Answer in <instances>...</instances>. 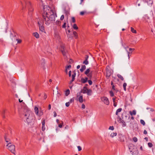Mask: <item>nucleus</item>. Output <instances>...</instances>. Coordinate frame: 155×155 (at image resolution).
I'll return each instance as SVG.
<instances>
[{"mask_svg":"<svg viewBox=\"0 0 155 155\" xmlns=\"http://www.w3.org/2000/svg\"><path fill=\"white\" fill-rule=\"evenodd\" d=\"M131 31L134 33H137L136 30H134V29L132 27L131 28Z\"/></svg>","mask_w":155,"mask_h":155,"instance_id":"27","label":"nucleus"},{"mask_svg":"<svg viewBox=\"0 0 155 155\" xmlns=\"http://www.w3.org/2000/svg\"><path fill=\"white\" fill-rule=\"evenodd\" d=\"M73 34L74 35V36L75 38H78V35L76 32L75 31H73Z\"/></svg>","mask_w":155,"mask_h":155,"instance_id":"28","label":"nucleus"},{"mask_svg":"<svg viewBox=\"0 0 155 155\" xmlns=\"http://www.w3.org/2000/svg\"><path fill=\"white\" fill-rule=\"evenodd\" d=\"M8 134H5L4 136V139L5 140V141L8 144V143H10L11 144V140L9 138H7V136Z\"/></svg>","mask_w":155,"mask_h":155,"instance_id":"12","label":"nucleus"},{"mask_svg":"<svg viewBox=\"0 0 155 155\" xmlns=\"http://www.w3.org/2000/svg\"><path fill=\"white\" fill-rule=\"evenodd\" d=\"M148 145L149 147H151L153 146V144L151 143H148Z\"/></svg>","mask_w":155,"mask_h":155,"instance_id":"35","label":"nucleus"},{"mask_svg":"<svg viewBox=\"0 0 155 155\" xmlns=\"http://www.w3.org/2000/svg\"><path fill=\"white\" fill-rule=\"evenodd\" d=\"M44 127L45 126H42V130L43 131H44L45 130V128Z\"/></svg>","mask_w":155,"mask_h":155,"instance_id":"54","label":"nucleus"},{"mask_svg":"<svg viewBox=\"0 0 155 155\" xmlns=\"http://www.w3.org/2000/svg\"><path fill=\"white\" fill-rule=\"evenodd\" d=\"M88 82L90 85H92V81L91 80H88Z\"/></svg>","mask_w":155,"mask_h":155,"instance_id":"44","label":"nucleus"},{"mask_svg":"<svg viewBox=\"0 0 155 155\" xmlns=\"http://www.w3.org/2000/svg\"><path fill=\"white\" fill-rule=\"evenodd\" d=\"M70 94V90L69 89H67L65 93V95L66 96H68Z\"/></svg>","mask_w":155,"mask_h":155,"instance_id":"26","label":"nucleus"},{"mask_svg":"<svg viewBox=\"0 0 155 155\" xmlns=\"http://www.w3.org/2000/svg\"><path fill=\"white\" fill-rule=\"evenodd\" d=\"M123 120L121 122H120V123H122L123 127L126 126V124L129 123L130 124H132V122L130 121V116L127 114H125L123 117H122Z\"/></svg>","mask_w":155,"mask_h":155,"instance_id":"3","label":"nucleus"},{"mask_svg":"<svg viewBox=\"0 0 155 155\" xmlns=\"http://www.w3.org/2000/svg\"><path fill=\"white\" fill-rule=\"evenodd\" d=\"M71 71H70L69 72V76L70 77L71 76Z\"/></svg>","mask_w":155,"mask_h":155,"instance_id":"59","label":"nucleus"},{"mask_svg":"<svg viewBox=\"0 0 155 155\" xmlns=\"http://www.w3.org/2000/svg\"><path fill=\"white\" fill-rule=\"evenodd\" d=\"M81 107L83 109H84L85 107V105L84 104H82V105Z\"/></svg>","mask_w":155,"mask_h":155,"instance_id":"56","label":"nucleus"},{"mask_svg":"<svg viewBox=\"0 0 155 155\" xmlns=\"http://www.w3.org/2000/svg\"><path fill=\"white\" fill-rule=\"evenodd\" d=\"M81 81L83 83H85L87 82L85 80V79L83 78H81Z\"/></svg>","mask_w":155,"mask_h":155,"instance_id":"32","label":"nucleus"},{"mask_svg":"<svg viewBox=\"0 0 155 155\" xmlns=\"http://www.w3.org/2000/svg\"><path fill=\"white\" fill-rule=\"evenodd\" d=\"M130 151L133 155H137L138 153V151L136 147Z\"/></svg>","mask_w":155,"mask_h":155,"instance_id":"11","label":"nucleus"},{"mask_svg":"<svg viewBox=\"0 0 155 155\" xmlns=\"http://www.w3.org/2000/svg\"><path fill=\"white\" fill-rule=\"evenodd\" d=\"M33 115L31 111L26 110L25 112L22 114L21 117L25 122L29 124L31 123L33 120Z\"/></svg>","mask_w":155,"mask_h":155,"instance_id":"2","label":"nucleus"},{"mask_svg":"<svg viewBox=\"0 0 155 155\" xmlns=\"http://www.w3.org/2000/svg\"><path fill=\"white\" fill-rule=\"evenodd\" d=\"M122 110V108H121L118 109L116 111V114L117 115L118 114V113L121 112Z\"/></svg>","mask_w":155,"mask_h":155,"instance_id":"25","label":"nucleus"},{"mask_svg":"<svg viewBox=\"0 0 155 155\" xmlns=\"http://www.w3.org/2000/svg\"><path fill=\"white\" fill-rule=\"evenodd\" d=\"M78 101L80 103H82L83 102V96L81 95L78 98Z\"/></svg>","mask_w":155,"mask_h":155,"instance_id":"21","label":"nucleus"},{"mask_svg":"<svg viewBox=\"0 0 155 155\" xmlns=\"http://www.w3.org/2000/svg\"><path fill=\"white\" fill-rule=\"evenodd\" d=\"M118 118L119 119V120H118V121H120V122H121V121H122L123 120H122L121 118H120V117L119 116H118Z\"/></svg>","mask_w":155,"mask_h":155,"instance_id":"46","label":"nucleus"},{"mask_svg":"<svg viewBox=\"0 0 155 155\" xmlns=\"http://www.w3.org/2000/svg\"><path fill=\"white\" fill-rule=\"evenodd\" d=\"M70 104V102H67L65 104V105L67 107H68L69 106Z\"/></svg>","mask_w":155,"mask_h":155,"instance_id":"40","label":"nucleus"},{"mask_svg":"<svg viewBox=\"0 0 155 155\" xmlns=\"http://www.w3.org/2000/svg\"><path fill=\"white\" fill-rule=\"evenodd\" d=\"M10 143H8L6 146L8 147V149L12 153L15 154V146L14 145H11Z\"/></svg>","mask_w":155,"mask_h":155,"instance_id":"6","label":"nucleus"},{"mask_svg":"<svg viewBox=\"0 0 155 155\" xmlns=\"http://www.w3.org/2000/svg\"><path fill=\"white\" fill-rule=\"evenodd\" d=\"M5 110H3L2 113V115H5Z\"/></svg>","mask_w":155,"mask_h":155,"instance_id":"42","label":"nucleus"},{"mask_svg":"<svg viewBox=\"0 0 155 155\" xmlns=\"http://www.w3.org/2000/svg\"><path fill=\"white\" fill-rule=\"evenodd\" d=\"M140 123L143 126L145 125V123L144 121L143 120H140Z\"/></svg>","mask_w":155,"mask_h":155,"instance_id":"33","label":"nucleus"},{"mask_svg":"<svg viewBox=\"0 0 155 155\" xmlns=\"http://www.w3.org/2000/svg\"><path fill=\"white\" fill-rule=\"evenodd\" d=\"M78 148L79 151H81V148L80 146H78Z\"/></svg>","mask_w":155,"mask_h":155,"instance_id":"49","label":"nucleus"},{"mask_svg":"<svg viewBox=\"0 0 155 155\" xmlns=\"http://www.w3.org/2000/svg\"><path fill=\"white\" fill-rule=\"evenodd\" d=\"M25 8H28V14L31 15L32 14V12L33 11V8L32 7L31 3L28 1H25Z\"/></svg>","mask_w":155,"mask_h":155,"instance_id":"4","label":"nucleus"},{"mask_svg":"<svg viewBox=\"0 0 155 155\" xmlns=\"http://www.w3.org/2000/svg\"><path fill=\"white\" fill-rule=\"evenodd\" d=\"M35 113L37 115H38V108L36 107H35Z\"/></svg>","mask_w":155,"mask_h":155,"instance_id":"23","label":"nucleus"},{"mask_svg":"<svg viewBox=\"0 0 155 155\" xmlns=\"http://www.w3.org/2000/svg\"><path fill=\"white\" fill-rule=\"evenodd\" d=\"M92 93V91L90 89H88L87 90V91H86V93H87V95L88 96H90L91 95V94Z\"/></svg>","mask_w":155,"mask_h":155,"instance_id":"17","label":"nucleus"},{"mask_svg":"<svg viewBox=\"0 0 155 155\" xmlns=\"http://www.w3.org/2000/svg\"><path fill=\"white\" fill-rule=\"evenodd\" d=\"M127 85V84L126 83H124L123 84V87H124V90L125 91H126V87Z\"/></svg>","mask_w":155,"mask_h":155,"instance_id":"29","label":"nucleus"},{"mask_svg":"<svg viewBox=\"0 0 155 155\" xmlns=\"http://www.w3.org/2000/svg\"><path fill=\"white\" fill-rule=\"evenodd\" d=\"M69 63L70 64H71L73 62V60L71 59H70L69 61Z\"/></svg>","mask_w":155,"mask_h":155,"instance_id":"43","label":"nucleus"},{"mask_svg":"<svg viewBox=\"0 0 155 155\" xmlns=\"http://www.w3.org/2000/svg\"><path fill=\"white\" fill-rule=\"evenodd\" d=\"M117 76L122 81H123L124 80V78L120 74H118L117 75Z\"/></svg>","mask_w":155,"mask_h":155,"instance_id":"24","label":"nucleus"},{"mask_svg":"<svg viewBox=\"0 0 155 155\" xmlns=\"http://www.w3.org/2000/svg\"><path fill=\"white\" fill-rule=\"evenodd\" d=\"M88 57L89 56L88 55H86V57H85V60L83 62V64H84L86 65H87L88 64V61L87 60Z\"/></svg>","mask_w":155,"mask_h":155,"instance_id":"15","label":"nucleus"},{"mask_svg":"<svg viewBox=\"0 0 155 155\" xmlns=\"http://www.w3.org/2000/svg\"><path fill=\"white\" fill-rule=\"evenodd\" d=\"M65 72L66 74H68V69L67 68H66L65 70Z\"/></svg>","mask_w":155,"mask_h":155,"instance_id":"64","label":"nucleus"},{"mask_svg":"<svg viewBox=\"0 0 155 155\" xmlns=\"http://www.w3.org/2000/svg\"><path fill=\"white\" fill-rule=\"evenodd\" d=\"M117 135V133H112L110 135V136L111 137H114L116 136Z\"/></svg>","mask_w":155,"mask_h":155,"instance_id":"22","label":"nucleus"},{"mask_svg":"<svg viewBox=\"0 0 155 155\" xmlns=\"http://www.w3.org/2000/svg\"><path fill=\"white\" fill-rule=\"evenodd\" d=\"M101 99L106 105H108L109 104V101L107 97H101Z\"/></svg>","mask_w":155,"mask_h":155,"instance_id":"8","label":"nucleus"},{"mask_svg":"<svg viewBox=\"0 0 155 155\" xmlns=\"http://www.w3.org/2000/svg\"><path fill=\"white\" fill-rule=\"evenodd\" d=\"M63 124V122H62L61 124H59L58 125L59 127L60 128L62 127V124Z\"/></svg>","mask_w":155,"mask_h":155,"instance_id":"55","label":"nucleus"},{"mask_svg":"<svg viewBox=\"0 0 155 155\" xmlns=\"http://www.w3.org/2000/svg\"><path fill=\"white\" fill-rule=\"evenodd\" d=\"M42 126H45V120H44L42 121Z\"/></svg>","mask_w":155,"mask_h":155,"instance_id":"50","label":"nucleus"},{"mask_svg":"<svg viewBox=\"0 0 155 155\" xmlns=\"http://www.w3.org/2000/svg\"><path fill=\"white\" fill-rule=\"evenodd\" d=\"M130 120H134V117L133 116H132L130 118Z\"/></svg>","mask_w":155,"mask_h":155,"instance_id":"62","label":"nucleus"},{"mask_svg":"<svg viewBox=\"0 0 155 155\" xmlns=\"http://www.w3.org/2000/svg\"><path fill=\"white\" fill-rule=\"evenodd\" d=\"M51 14L49 17V20L51 21H55V17H56L55 10L54 7L53 9L51 10Z\"/></svg>","mask_w":155,"mask_h":155,"instance_id":"5","label":"nucleus"},{"mask_svg":"<svg viewBox=\"0 0 155 155\" xmlns=\"http://www.w3.org/2000/svg\"><path fill=\"white\" fill-rule=\"evenodd\" d=\"M86 69V66L85 65L82 66L81 68L80 69V71L81 72H83Z\"/></svg>","mask_w":155,"mask_h":155,"instance_id":"20","label":"nucleus"},{"mask_svg":"<svg viewBox=\"0 0 155 155\" xmlns=\"http://www.w3.org/2000/svg\"><path fill=\"white\" fill-rule=\"evenodd\" d=\"M17 40H18V43H20L22 41L20 39H17Z\"/></svg>","mask_w":155,"mask_h":155,"instance_id":"53","label":"nucleus"},{"mask_svg":"<svg viewBox=\"0 0 155 155\" xmlns=\"http://www.w3.org/2000/svg\"><path fill=\"white\" fill-rule=\"evenodd\" d=\"M129 113L131 115H135L136 114V111L135 110H133L132 111H129Z\"/></svg>","mask_w":155,"mask_h":155,"instance_id":"19","label":"nucleus"},{"mask_svg":"<svg viewBox=\"0 0 155 155\" xmlns=\"http://www.w3.org/2000/svg\"><path fill=\"white\" fill-rule=\"evenodd\" d=\"M45 6L43 7V13L42 14L43 21L42 22L38 21V24L39 27V29L40 31L46 33L45 29V27L44 26V23L48 25V12H47V8H45Z\"/></svg>","mask_w":155,"mask_h":155,"instance_id":"1","label":"nucleus"},{"mask_svg":"<svg viewBox=\"0 0 155 155\" xmlns=\"http://www.w3.org/2000/svg\"><path fill=\"white\" fill-rule=\"evenodd\" d=\"M71 68V65H69L66 67V68H67V69H68V68Z\"/></svg>","mask_w":155,"mask_h":155,"instance_id":"57","label":"nucleus"},{"mask_svg":"<svg viewBox=\"0 0 155 155\" xmlns=\"http://www.w3.org/2000/svg\"><path fill=\"white\" fill-rule=\"evenodd\" d=\"M33 35L37 38H38L39 37V35L37 32L33 33Z\"/></svg>","mask_w":155,"mask_h":155,"instance_id":"18","label":"nucleus"},{"mask_svg":"<svg viewBox=\"0 0 155 155\" xmlns=\"http://www.w3.org/2000/svg\"><path fill=\"white\" fill-rule=\"evenodd\" d=\"M90 70L89 69H87L86 70L85 72V74L87 75V76L91 78L92 77V73L90 72Z\"/></svg>","mask_w":155,"mask_h":155,"instance_id":"10","label":"nucleus"},{"mask_svg":"<svg viewBox=\"0 0 155 155\" xmlns=\"http://www.w3.org/2000/svg\"><path fill=\"white\" fill-rule=\"evenodd\" d=\"M61 50L62 53L63 55L64 56H65L66 51H65L64 47V46H61Z\"/></svg>","mask_w":155,"mask_h":155,"instance_id":"13","label":"nucleus"},{"mask_svg":"<svg viewBox=\"0 0 155 155\" xmlns=\"http://www.w3.org/2000/svg\"><path fill=\"white\" fill-rule=\"evenodd\" d=\"M126 51H127V56H128V60H129L130 59V52L128 51H127V50H126Z\"/></svg>","mask_w":155,"mask_h":155,"instance_id":"38","label":"nucleus"},{"mask_svg":"<svg viewBox=\"0 0 155 155\" xmlns=\"http://www.w3.org/2000/svg\"><path fill=\"white\" fill-rule=\"evenodd\" d=\"M128 147L129 150L130 151L136 147L132 143L129 144Z\"/></svg>","mask_w":155,"mask_h":155,"instance_id":"14","label":"nucleus"},{"mask_svg":"<svg viewBox=\"0 0 155 155\" xmlns=\"http://www.w3.org/2000/svg\"><path fill=\"white\" fill-rule=\"evenodd\" d=\"M74 74H73L72 76V80L71 81L70 84H71L74 80L75 79V77L76 76V73L75 72H73Z\"/></svg>","mask_w":155,"mask_h":155,"instance_id":"16","label":"nucleus"},{"mask_svg":"<svg viewBox=\"0 0 155 155\" xmlns=\"http://www.w3.org/2000/svg\"><path fill=\"white\" fill-rule=\"evenodd\" d=\"M43 95H44V96L43 97L44 99H45L47 98V94L45 93H44L43 94Z\"/></svg>","mask_w":155,"mask_h":155,"instance_id":"37","label":"nucleus"},{"mask_svg":"<svg viewBox=\"0 0 155 155\" xmlns=\"http://www.w3.org/2000/svg\"><path fill=\"white\" fill-rule=\"evenodd\" d=\"M74 101V100L73 99H71L70 100V103H71Z\"/></svg>","mask_w":155,"mask_h":155,"instance_id":"52","label":"nucleus"},{"mask_svg":"<svg viewBox=\"0 0 155 155\" xmlns=\"http://www.w3.org/2000/svg\"><path fill=\"white\" fill-rule=\"evenodd\" d=\"M73 27L74 29L77 30L78 29V27L77 26L76 24H74L73 26Z\"/></svg>","mask_w":155,"mask_h":155,"instance_id":"30","label":"nucleus"},{"mask_svg":"<svg viewBox=\"0 0 155 155\" xmlns=\"http://www.w3.org/2000/svg\"><path fill=\"white\" fill-rule=\"evenodd\" d=\"M66 24V22L64 23V24L62 26V28H65Z\"/></svg>","mask_w":155,"mask_h":155,"instance_id":"45","label":"nucleus"},{"mask_svg":"<svg viewBox=\"0 0 155 155\" xmlns=\"http://www.w3.org/2000/svg\"><path fill=\"white\" fill-rule=\"evenodd\" d=\"M72 22L73 23H74L75 22V18L74 17H72Z\"/></svg>","mask_w":155,"mask_h":155,"instance_id":"41","label":"nucleus"},{"mask_svg":"<svg viewBox=\"0 0 155 155\" xmlns=\"http://www.w3.org/2000/svg\"><path fill=\"white\" fill-rule=\"evenodd\" d=\"M85 12L83 11L81 12H80V15H84L85 13Z\"/></svg>","mask_w":155,"mask_h":155,"instance_id":"47","label":"nucleus"},{"mask_svg":"<svg viewBox=\"0 0 155 155\" xmlns=\"http://www.w3.org/2000/svg\"><path fill=\"white\" fill-rule=\"evenodd\" d=\"M114 129V128L113 126H110L109 128V130H113Z\"/></svg>","mask_w":155,"mask_h":155,"instance_id":"39","label":"nucleus"},{"mask_svg":"<svg viewBox=\"0 0 155 155\" xmlns=\"http://www.w3.org/2000/svg\"><path fill=\"white\" fill-rule=\"evenodd\" d=\"M134 50H135V49L134 48H130L129 49V50L130 51H131V50L134 51Z\"/></svg>","mask_w":155,"mask_h":155,"instance_id":"63","label":"nucleus"},{"mask_svg":"<svg viewBox=\"0 0 155 155\" xmlns=\"http://www.w3.org/2000/svg\"><path fill=\"white\" fill-rule=\"evenodd\" d=\"M152 151L153 152V155H155V145L153 146Z\"/></svg>","mask_w":155,"mask_h":155,"instance_id":"31","label":"nucleus"},{"mask_svg":"<svg viewBox=\"0 0 155 155\" xmlns=\"http://www.w3.org/2000/svg\"><path fill=\"white\" fill-rule=\"evenodd\" d=\"M112 89L114 90H115V86L114 85H113L112 86Z\"/></svg>","mask_w":155,"mask_h":155,"instance_id":"61","label":"nucleus"},{"mask_svg":"<svg viewBox=\"0 0 155 155\" xmlns=\"http://www.w3.org/2000/svg\"><path fill=\"white\" fill-rule=\"evenodd\" d=\"M112 72L111 70L109 69V66H107V67L106 75V76L107 78H108L111 75Z\"/></svg>","mask_w":155,"mask_h":155,"instance_id":"9","label":"nucleus"},{"mask_svg":"<svg viewBox=\"0 0 155 155\" xmlns=\"http://www.w3.org/2000/svg\"><path fill=\"white\" fill-rule=\"evenodd\" d=\"M54 117H56V116H57V114H56V112L55 111H54Z\"/></svg>","mask_w":155,"mask_h":155,"instance_id":"60","label":"nucleus"},{"mask_svg":"<svg viewBox=\"0 0 155 155\" xmlns=\"http://www.w3.org/2000/svg\"><path fill=\"white\" fill-rule=\"evenodd\" d=\"M133 140L134 142H136L137 141V139L136 137H134L133 138Z\"/></svg>","mask_w":155,"mask_h":155,"instance_id":"34","label":"nucleus"},{"mask_svg":"<svg viewBox=\"0 0 155 155\" xmlns=\"http://www.w3.org/2000/svg\"><path fill=\"white\" fill-rule=\"evenodd\" d=\"M61 23V22L60 21H56V24L57 25H59V24H60Z\"/></svg>","mask_w":155,"mask_h":155,"instance_id":"51","label":"nucleus"},{"mask_svg":"<svg viewBox=\"0 0 155 155\" xmlns=\"http://www.w3.org/2000/svg\"><path fill=\"white\" fill-rule=\"evenodd\" d=\"M87 85H88L87 84H86L85 86L83 87V89L80 92L78 93L77 94V97L80 95L81 93H83V94H85L86 93V91H87V90L88 89H87Z\"/></svg>","mask_w":155,"mask_h":155,"instance_id":"7","label":"nucleus"},{"mask_svg":"<svg viewBox=\"0 0 155 155\" xmlns=\"http://www.w3.org/2000/svg\"><path fill=\"white\" fill-rule=\"evenodd\" d=\"M143 134H147V132L146 130H144V132H143Z\"/></svg>","mask_w":155,"mask_h":155,"instance_id":"58","label":"nucleus"},{"mask_svg":"<svg viewBox=\"0 0 155 155\" xmlns=\"http://www.w3.org/2000/svg\"><path fill=\"white\" fill-rule=\"evenodd\" d=\"M110 96L111 97H113V96H114V93H113V92L112 91H110Z\"/></svg>","mask_w":155,"mask_h":155,"instance_id":"36","label":"nucleus"},{"mask_svg":"<svg viewBox=\"0 0 155 155\" xmlns=\"http://www.w3.org/2000/svg\"><path fill=\"white\" fill-rule=\"evenodd\" d=\"M64 15H62L61 17V18H60V19L61 20H63V19H64Z\"/></svg>","mask_w":155,"mask_h":155,"instance_id":"48","label":"nucleus"}]
</instances>
